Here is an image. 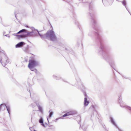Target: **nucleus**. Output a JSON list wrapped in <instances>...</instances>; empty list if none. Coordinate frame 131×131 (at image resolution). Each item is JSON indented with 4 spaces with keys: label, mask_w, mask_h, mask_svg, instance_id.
<instances>
[{
    "label": "nucleus",
    "mask_w": 131,
    "mask_h": 131,
    "mask_svg": "<svg viewBox=\"0 0 131 131\" xmlns=\"http://www.w3.org/2000/svg\"><path fill=\"white\" fill-rule=\"evenodd\" d=\"M89 14L91 17V19H92V25L94 26L93 29L95 31H93L92 30H90L88 35L89 36L91 37H92L94 35L96 36V39L99 41L100 43V49L101 51H99V52H100V54H101L103 55L105 59L107 62H109L111 66L115 70L114 67L115 66V62L113 60L109 57L107 52L104 48L103 42V40L99 33L100 32V29L98 27L96 23L95 19L94 16L92 14L90 13H89Z\"/></svg>",
    "instance_id": "f257e3e1"
},
{
    "label": "nucleus",
    "mask_w": 131,
    "mask_h": 131,
    "mask_svg": "<svg viewBox=\"0 0 131 131\" xmlns=\"http://www.w3.org/2000/svg\"><path fill=\"white\" fill-rule=\"evenodd\" d=\"M76 80L77 82V84L74 85L75 86H77V84L79 88L83 93L85 97L84 99V105L85 106H87L89 104V101L87 100V95L86 94V92L85 91V87L84 86L82 83L81 82L80 79L78 77L76 78Z\"/></svg>",
    "instance_id": "f03ea898"
},
{
    "label": "nucleus",
    "mask_w": 131,
    "mask_h": 131,
    "mask_svg": "<svg viewBox=\"0 0 131 131\" xmlns=\"http://www.w3.org/2000/svg\"><path fill=\"white\" fill-rule=\"evenodd\" d=\"M39 35L42 39H46L53 41H55L57 39L55 32L52 30H48L45 34L41 35L39 34Z\"/></svg>",
    "instance_id": "7ed1b4c3"
},
{
    "label": "nucleus",
    "mask_w": 131,
    "mask_h": 131,
    "mask_svg": "<svg viewBox=\"0 0 131 131\" xmlns=\"http://www.w3.org/2000/svg\"><path fill=\"white\" fill-rule=\"evenodd\" d=\"M29 63L28 66L30 67H36L39 65V62L34 58H32L29 60Z\"/></svg>",
    "instance_id": "20e7f679"
},
{
    "label": "nucleus",
    "mask_w": 131,
    "mask_h": 131,
    "mask_svg": "<svg viewBox=\"0 0 131 131\" xmlns=\"http://www.w3.org/2000/svg\"><path fill=\"white\" fill-rule=\"evenodd\" d=\"M39 35V34H40L39 31L37 29H35L32 30L31 32H27L26 35H27L28 36H33L35 37L37 36L38 34Z\"/></svg>",
    "instance_id": "39448f33"
},
{
    "label": "nucleus",
    "mask_w": 131,
    "mask_h": 131,
    "mask_svg": "<svg viewBox=\"0 0 131 131\" xmlns=\"http://www.w3.org/2000/svg\"><path fill=\"white\" fill-rule=\"evenodd\" d=\"M77 113L76 111H70L62 115V117H60L59 118H57L56 119V120H57L60 119H63L62 117H64L68 116L73 115L76 114Z\"/></svg>",
    "instance_id": "423d86ee"
},
{
    "label": "nucleus",
    "mask_w": 131,
    "mask_h": 131,
    "mask_svg": "<svg viewBox=\"0 0 131 131\" xmlns=\"http://www.w3.org/2000/svg\"><path fill=\"white\" fill-rule=\"evenodd\" d=\"M36 104L38 108L39 111L41 113L43 112L42 107L40 106L41 103L39 101H37L36 102Z\"/></svg>",
    "instance_id": "0eeeda50"
},
{
    "label": "nucleus",
    "mask_w": 131,
    "mask_h": 131,
    "mask_svg": "<svg viewBox=\"0 0 131 131\" xmlns=\"http://www.w3.org/2000/svg\"><path fill=\"white\" fill-rule=\"evenodd\" d=\"M110 121H111V123L113 124L115 127H116L118 129V130L119 131H123L121 129H120L118 126L116 125V123H115L114 121L113 118L112 117H110Z\"/></svg>",
    "instance_id": "6e6552de"
},
{
    "label": "nucleus",
    "mask_w": 131,
    "mask_h": 131,
    "mask_svg": "<svg viewBox=\"0 0 131 131\" xmlns=\"http://www.w3.org/2000/svg\"><path fill=\"white\" fill-rule=\"evenodd\" d=\"M27 30L25 29H22L21 30H20L17 33V34H19L20 33H21V35H25L24 36L25 37H23V38H25L26 37H27V35H26L27 33Z\"/></svg>",
    "instance_id": "1a4fd4ad"
},
{
    "label": "nucleus",
    "mask_w": 131,
    "mask_h": 131,
    "mask_svg": "<svg viewBox=\"0 0 131 131\" xmlns=\"http://www.w3.org/2000/svg\"><path fill=\"white\" fill-rule=\"evenodd\" d=\"M114 0H108L107 1H103V2L105 6H107L108 5H111Z\"/></svg>",
    "instance_id": "9d476101"
},
{
    "label": "nucleus",
    "mask_w": 131,
    "mask_h": 131,
    "mask_svg": "<svg viewBox=\"0 0 131 131\" xmlns=\"http://www.w3.org/2000/svg\"><path fill=\"white\" fill-rule=\"evenodd\" d=\"M29 48V46L28 45H27L26 47H23L22 49L25 53H30V52Z\"/></svg>",
    "instance_id": "9b49d317"
},
{
    "label": "nucleus",
    "mask_w": 131,
    "mask_h": 131,
    "mask_svg": "<svg viewBox=\"0 0 131 131\" xmlns=\"http://www.w3.org/2000/svg\"><path fill=\"white\" fill-rule=\"evenodd\" d=\"M25 43L24 42L21 41L19 42L15 45V47L21 48H22L23 47H24V46L25 44Z\"/></svg>",
    "instance_id": "f8f14e48"
},
{
    "label": "nucleus",
    "mask_w": 131,
    "mask_h": 131,
    "mask_svg": "<svg viewBox=\"0 0 131 131\" xmlns=\"http://www.w3.org/2000/svg\"><path fill=\"white\" fill-rule=\"evenodd\" d=\"M79 4L82 5L84 6H85V5H89V8L90 10H92V7L91 6V3H87L86 2H80Z\"/></svg>",
    "instance_id": "ddd939ff"
},
{
    "label": "nucleus",
    "mask_w": 131,
    "mask_h": 131,
    "mask_svg": "<svg viewBox=\"0 0 131 131\" xmlns=\"http://www.w3.org/2000/svg\"><path fill=\"white\" fill-rule=\"evenodd\" d=\"M40 117V118L39 120V123L41 124V125L45 127V126L44 124L43 123V118L41 117Z\"/></svg>",
    "instance_id": "4468645a"
},
{
    "label": "nucleus",
    "mask_w": 131,
    "mask_h": 131,
    "mask_svg": "<svg viewBox=\"0 0 131 131\" xmlns=\"http://www.w3.org/2000/svg\"><path fill=\"white\" fill-rule=\"evenodd\" d=\"M17 34H13V35L17 37V38L18 39H20V38H23V37H24V36L25 35L23 34V35H16Z\"/></svg>",
    "instance_id": "2eb2a0df"
},
{
    "label": "nucleus",
    "mask_w": 131,
    "mask_h": 131,
    "mask_svg": "<svg viewBox=\"0 0 131 131\" xmlns=\"http://www.w3.org/2000/svg\"><path fill=\"white\" fill-rule=\"evenodd\" d=\"M121 3L125 7L126 9L128 11L129 13V11L126 7L127 2L126 0H123V1H122Z\"/></svg>",
    "instance_id": "dca6fc26"
},
{
    "label": "nucleus",
    "mask_w": 131,
    "mask_h": 131,
    "mask_svg": "<svg viewBox=\"0 0 131 131\" xmlns=\"http://www.w3.org/2000/svg\"><path fill=\"white\" fill-rule=\"evenodd\" d=\"M53 77L56 80H59L60 79H61L64 82H66V81L62 79L59 76L57 77V76H56L55 75H53Z\"/></svg>",
    "instance_id": "f3484780"
},
{
    "label": "nucleus",
    "mask_w": 131,
    "mask_h": 131,
    "mask_svg": "<svg viewBox=\"0 0 131 131\" xmlns=\"http://www.w3.org/2000/svg\"><path fill=\"white\" fill-rule=\"evenodd\" d=\"M28 68H29L32 71H34L36 73H37V70L35 68H34L35 67H30L29 66H28Z\"/></svg>",
    "instance_id": "a211bd4d"
},
{
    "label": "nucleus",
    "mask_w": 131,
    "mask_h": 131,
    "mask_svg": "<svg viewBox=\"0 0 131 131\" xmlns=\"http://www.w3.org/2000/svg\"><path fill=\"white\" fill-rule=\"evenodd\" d=\"M89 111H95L96 112V110H95V106L93 105H92L90 107L89 109Z\"/></svg>",
    "instance_id": "6ab92c4d"
},
{
    "label": "nucleus",
    "mask_w": 131,
    "mask_h": 131,
    "mask_svg": "<svg viewBox=\"0 0 131 131\" xmlns=\"http://www.w3.org/2000/svg\"><path fill=\"white\" fill-rule=\"evenodd\" d=\"M6 108L7 111L8 112L9 114V115H10V107L9 105H7Z\"/></svg>",
    "instance_id": "aec40b11"
},
{
    "label": "nucleus",
    "mask_w": 131,
    "mask_h": 131,
    "mask_svg": "<svg viewBox=\"0 0 131 131\" xmlns=\"http://www.w3.org/2000/svg\"><path fill=\"white\" fill-rule=\"evenodd\" d=\"M49 117L50 118L52 116V115L53 113V112L52 111H51L50 110L49 111Z\"/></svg>",
    "instance_id": "412c9836"
},
{
    "label": "nucleus",
    "mask_w": 131,
    "mask_h": 131,
    "mask_svg": "<svg viewBox=\"0 0 131 131\" xmlns=\"http://www.w3.org/2000/svg\"><path fill=\"white\" fill-rule=\"evenodd\" d=\"M82 128L84 131H86V130L87 128V127L83 125L82 126Z\"/></svg>",
    "instance_id": "4be33fe9"
},
{
    "label": "nucleus",
    "mask_w": 131,
    "mask_h": 131,
    "mask_svg": "<svg viewBox=\"0 0 131 131\" xmlns=\"http://www.w3.org/2000/svg\"><path fill=\"white\" fill-rule=\"evenodd\" d=\"M17 14V12H15V17L16 18V19L17 18L16 17V15Z\"/></svg>",
    "instance_id": "5701e85b"
},
{
    "label": "nucleus",
    "mask_w": 131,
    "mask_h": 131,
    "mask_svg": "<svg viewBox=\"0 0 131 131\" xmlns=\"http://www.w3.org/2000/svg\"><path fill=\"white\" fill-rule=\"evenodd\" d=\"M69 47H68L67 48H65V49L67 51H69Z\"/></svg>",
    "instance_id": "b1692460"
},
{
    "label": "nucleus",
    "mask_w": 131,
    "mask_h": 131,
    "mask_svg": "<svg viewBox=\"0 0 131 131\" xmlns=\"http://www.w3.org/2000/svg\"><path fill=\"white\" fill-rule=\"evenodd\" d=\"M4 36H6L7 37H10V36L8 34H6V35H4Z\"/></svg>",
    "instance_id": "393cba45"
},
{
    "label": "nucleus",
    "mask_w": 131,
    "mask_h": 131,
    "mask_svg": "<svg viewBox=\"0 0 131 131\" xmlns=\"http://www.w3.org/2000/svg\"><path fill=\"white\" fill-rule=\"evenodd\" d=\"M25 62H27L28 61V59L26 58H25Z\"/></svg>",
    "instance_id": "a878e982"
},
{
    "label": "nucleus",
    "mask_w": 131,
    "mask_h": 131,
    "mask_svg": "<svg viewBox=\"0 0 131 131\" xmlns=\"http://www.w3.org/2000/svg\"><path fill=\"white\" fill-rule=\"evenodd\" d=\"M102 126H103V127L104 128H105V125H104V124H102Z\"/></svg>",
    "instance_id": "bb28decb"
},
{
    "label": "nucleus",
    "mask_w": 131,
    "mask_h": 131,
    "mask_svg": "<svg viewBox=\"0 0 131 131\" xmlns=\"http://www.w3.org/2000/svg\"><path fill=\"white\" fill-rule=\"evenodd\" d=\"M29 93H30V96H31V95H32V93H31L29 91Z\"/></svg>",
    "instance_id": "cd10ccee"
},
{
    "label": "nucleus",
    "mask_w": 131,
    "mask_h": 131,
    "mask_svg": "<svg viewBox=\"0 0 131 131\" xmlns=\"http://www.w3.org/2000/svg\"><path fill=\"white\" fill-rule=\"evenodd\" d=\"M78 27L79 28V29L81 30V29H80V27L79 26V25H78Z\"/></svg>",
    "instance_id": "c85d7f7f"
},
{
    "label": "nucleus",
    "mask_w": 131,
    "mask_h": 131,
    "mask_svg": "<svg viewBox=\"0 0 131 131\" xmlns=\"http://www.w3.org/2000/svg\"><path fill=\"white\" fill-rule=\"evenodd\" d=\"M5 31H4V32H3V34H4V35H5Z\"/></svg>",
    "instance_id": "c756f323"
},
{
    "label": "nucleus",
    "mask_w": 131,
    "mask_h": 131,
    "mask_svg": "<svg viewBox=\"0 0 131 131\" xmlns=\"http://www.w3.org/2000/svg\"><path fill=\"white\" fill-rule=\"evenodd\" d=\"M47 119L48 121L49 122V120H48V117H47Z\"/></svg>",
    "instance_id": "7c9ffc66"
},
{
    "label": "nucleus",
    "mask_w": 131,
    "mask_h": 131,
    "mask_svg": "<svg viewBox=\"0 0 131 131\" xmlns=\"http://www.w3.org/2000/svg\"><path fill=\"white\" fill-rule=\"evenodd\" d=\"M25 26L27 27H28V26L27 25H26Z\"/></svg>",
    "instance_id": "2f4dec72"
},
{
    "label": "nucleus",
    "mask_w": 131,
    "mask_h": 131,
    "mask_svg": "<svg viewBox=\"0 0 131 131\" xmlns=\"http://www.w3.org/2000/svg\"><path fill=\"white\" fill-rule=\"evenodd\" d=\"M83 1V0H79V1Z\"/></svg>",
    "instance_id": "473e14b6"
},
{
    "label": "nucleus",
    "mask_w": 131,
    "mask_h": 131,
    "mask_svg": "<svg viewBox=\"0 0 131 131\" xmlns=\"http://www.w3.org/2000/svg\"><path fill=\"white\" fill-rule=\"evenodd\" d=\"M34 131H36V130H35L34 129Z\"/></svg>",
    "instance_id": "72a5a7b5"
},
{
    "label": "nucleus",
    "mask_w": 131,
    "mask_h": 131,
    "mask_svg": "<svg viewBox=\"0 0 131 131\" xmlns=\"http://www.w3.org/2000/svg\"><path fill=\"white\" fill-rule=\"evenodd\" d=\"M129 13L130 14V15H131V14H130V12H129Z\"/></svg>",
    "instance_id": "f704fd0d"
},
{
    "label": "nucleus",
    "mask_w": 131,
    "mask_h": 131,
    "mask_svg": "<svg viewBox=\"0 0 131 131\" xmlns=\"http://www.w3.org/2000/svg\"><path fill=\"white\" fill-rule=\"evenodd\" d=\"M80 127H81V125H80Z\"/></svg>",
    "instance_id": "c9c22d12"
},
{
    "label": "nucleus",
    "mask_w": 131,
    "mask_h": 131,
    "mask_svg": "<svg viewBox=\"0 0 131 131\" xmlns=\"http://www.w3.org/2000/svg\"><path fill=\"white\" fill-rule=\"evenodd\" d=\"M32 117L31 116V119H32Z\"/></svg>",
    "instance_id": "e433bc0d"
},
{
    "label": "nucleus",
    "mask_w": 131,
    "mask_h": 131,
    "mask_svg": "<svg viewBox=\"0 0 131 131\" xmlns=\"http://www.w3.org/2000/svg\"><path fill=\"white\" fill-rule=\"evenodd\" d=\"M78 124H79L80 123L79 122H78Z\"/></svg>",
    "instance_id": "4c0bfd02"
},
{
    "label": "nucleus",
    "mask_w": 131,
    "mask_h": 131,
    "mask_svg": "<svg viewBox=\"0 0 131 131\" xmlns=\"http://www.w3.org/2000/svg\"><path fill=\"white\" fill-rule=\"evenodd\" d=\"M6 131H9V130H6Z\"/></svg>",
    "instance_id": "58836bf2"
},
{
    "label": "nucleus",
    "mask_w": 131,
    "mask_h": 131,
    "mask_svg": "<svg viewBox=\"0 0 131 131\" xmlns=\"http://www.w3.org/2000/svg\"><path fill=\"white\" fill-rule=\"evenodd\" d=\"M0 19H1V18L0 17Z\"/></svg>",
    "instance_id": "ea45409f"
}]
</instances>
